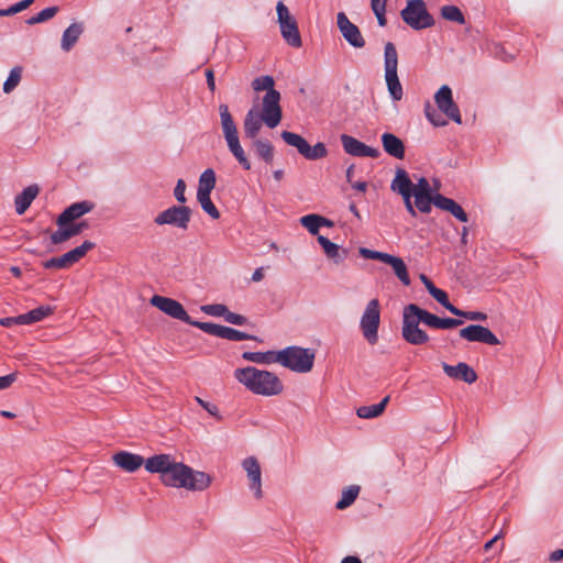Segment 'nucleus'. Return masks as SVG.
Instances as JSON below:
<instances>
[{
  "instance_id": "1",
  "label": "nucleus",
  "mask_w": 563,
  "mask_h": 563,
  "mask_svg": "<svg viewBox=\"0 0 563 563\" xmlns=\"http://www.w3.org/2000/svg\"><path fill=\"white\" fill-rule=\"evenodd\" d=\"M145 470L148 473L159 474L163 485L189 492H203L212 483L211 475L177 462L170 454H156L146 459Z\"/></svg>"
},
{
  "instance_id": "2",
  "label": "nucleus",
  "mask_w": 563,
  "mask_h": 563,
  "mask_svg": "<svg viewBox=\"0 0 563 563\" xmlns=\"http://www.w3.org/2000/svg\"><path fill=\"white\" fill-rule=\"evenodd\" d=\"M234 378L254 395L273 397L284 390L282 379L273 372L246 366L234 371Z\"/></svg>"
},
{
  "instance_id": "3",
  "label": "nucleus",
  "mask_w": 563,
  "mask_h": 563,
  "mask_svg": "<svg viewBox=\"0 0 563 563\" xmlns=\"http://www.w3.org/2000/svg\"><path fill=\"white\" fill-rule=\"evenodd\" d=\"M440 322L441 318L438 316L432 314L415 303H410L406 306L402 311V338L412 345L426 344L429 341V335L419 328V323L439 329Z\"/></svg>"
},
{
  "instance_id": "4",
  "label": "nucleus",
  "mask_w": 563,
  "mask_h": 563,
  "mask_svg": "<svg viewBox=\"0 0 563 563\" xmlns=\"http://www.w3.org/2000/svg\"><path fill=\"white\" fill-rule=\"evenodd\" d=\"M390 189L402 197L406 210L411 217H416L412 196L434 195L426 177L418 178L417 183L413 184L408 173L402 168L396 170L395 177L390 184Z\"/></svg>"
},
{
  "instance_id": "5",
  "label": "nucleus",
  "mask_w": 563,
  "mask_h": 563,
  "mask_svg": "<svg viewBox=\"0 0 563 563\" xmlns=\"http://www.w3.org/2000/svg\"><path fill=\"white\" fill-rule=\"evenodd\" d=\"M220 120L221 128L223 131V136L227 142L228 148L230 153L234 156L238 163L245 169H251V163L240 143L239 133L236 124L233 121V118L229 111L227 104H220Z\"/></svg>"
},
{
  "instance_id": "6",
  "label": "nucleus",
  "mask_w": 563,
  "mask_h": 563,
  "mask_svg": "<svg viewBox=\"0 0 563 563\" xmlns=\"http://www.w3.org/2000/svg\"><path fill=\"white\" fill-rule=\"evenodd\" d=\"M316 354L313 350L297 345L287 346L278 351V364L295 372L309 373L314 363Z\"/></svg>"
},
{
  "instance_id": "7",
  "label": "nucleus",
  "mask_w": 563,
  "mask_h": 563,
  "mask_svg": "<svg viewBox=\"0 0 563 563\" xmlns=\"http://www.w3.org/2000/svg\"><path fill=\"white\" fill-rule=\"evenodd\" d=\"M397 67V49L391 42H388L384 47L385 81L388 92L394 101H399L404 97V90L398 78Z\"/></svg>"
},
{
  "instance_id": "8",
  "label": "nucleus",
  "mask_w": 563,
  "mask_h": 563,
  "mask_svg": "<svg viewBox=\"0 0 563 563\" xmlns=\"http://www.w3.org/2000/svg\"><path fill=\"white\" fill-rule=\"evenodd\" d=\"M400 15L404 22L416 31L431 27L434 24V19L428 12L423 0H408Z\"/></svg>"
},
{
  "instance_id": "9",
  "label": "nucleus",
  "mask_w": 563,
  "mask_h": 563,
  "mask_svg": "<svg viewBox=\"0 0 563 563\" xmlns=\"http://www.w3.org/2000/svg\"><path fill=\"white\" fill-rule=\"evenodd\" d=\"M277 22L284 41L291 47L299 48L302 45L296 19L290 14L289 9L283 1L276 4Z\"/></svg>"
},
{
  "instance_id": "10",
  "label": "nucleus",
  "mask_w": 563,
  "mask_h": 563,
  "mask_svg": "<svg viewBox=\"0 0 563 563\" xmlns=\"http://www.w3.org/2000/svg\"><path fill=\"white\" fill-rule=\"evenodd\" d=\"M380 323V305L378 299H371L360 320V329L364 339L369 344H376L378 341V328Z\"/></svg>"
},
{
  "instance_id": "11",
  "label": "nucleus",
  "mask_w": 563,
  "mask_h": 563,
  "mask_svg": "<svg viewBox=\"0 0 563 563\" xmlns=\"http://www.w3.org/2000/svg\"><path fill=\"white\" fill-rule=\"evenodd\" d=\"M191 219V210L187 206L173 205L161 211L155 218L156 225H170L181 231H186Z\"/></svg>"
},
{
  "instance_id": "12",
  "label": "nucleus",
  "mask_w": 563,
  "mask_h": 563,
  "mask_svg": "<svg viewBox=\"0 0 563 563\" xmlns=\"http://www.w3.org/2000/svg\"><path fill=\"white\" fill-rule=\"evenodd\" d=\"M280 136L286 144L296 147L306 159H320L328 154L325 145L321 142L310 146L301 135L289 131H283Z\"/></svg>"
},
{
  "instance_id": "13",
  "label": "nucleus",
  "mask_w": 563,
  "mask_h": 563,
  "mask_svg": "<svg viewBox=\"0 0 563 563\" xmlns=\"http://www.w3.org/2000/svg\"><path fill=\"white\" fill-rule=\"evenodd\" d=\"M150 302L152 306L156 307L158 310L169 316L170 318L180 320L185 323L195 327L196 321L189 317V314L187 313V311L179 301L169 297L154 295L151 298Z\"/></svg>"
},
{
  "instance_id": "14",
  "label": "nucleus",
  "mask_w": 563,
  "mask_h": 563,
  "mask_svg": "<svg viewBox=\"0 0 563 563\" xmlns=\"http://www.w3.org/2000/svg\"><path fill=\"white\" fill-rule=\"evenodd\" d=\"M280 93L269 92L265 93L262 98V108L260 114L264 119V123L269 129L276 128L283 118V111L280 107Z\"/></svg>"
},
{
  "instance_id": "15",
  "label": "nucleus",
  "mask_w": 563,
  "mask_h": 563,
  "mask_svg": "<svg viewBox=\"0 0 563 563\" xmlns=\"http://www.w3.org/2000/svg\"><path fill=\"white\" fill-rule=\"evenodd\" d=\"M434 101L441 112L457 124L462 123L460 109L453 100L452 89L443 85L434 95Z\"/></svg>"
},
{
  "instance_id": "16",
  "label": "nucleus",
  "mask_w": 563,
  "mask_h": 563,
  "mask_svg": "<svg viewBox=\"0 0 563 563\" xmlns=\"http://www.w3.org/2000/svg\"><path fill=\"white\" fill-rule=\"evenodd\" d=\"M195 327L208 334L225 339L229 341H244L254 339L253 335H250L247 333L212 322H195Z\"/></svg>"
},
{
  "instance_id": "17",
  "label": "nucleus",
  "mask_w": 563,
  "mask_h": 563,
  "mask_svg": "<svg viewBox=\"0 0 563 563\" xmlns=\"http://www.w3.org/2000/svg\"><path fill=\"white\" fill-rule=\"evenodd\" d=\"M336 24L341 35L352 47L363 48L365 46V38L358 26L352 23L344 12L338 13Z\"/></svg>"
},
{
  "instance_id": "18",
  "label": "nucleus",
  "mask_w": 563,
  "mask_h": 563,
  "mask_svg": "<svg viewBox=\"0 0 563 563\" xmlns=\"http://www.w3.org/2000/svg\"><path fill=\"white\" fill-rule=\"evenodd\" d=\"M460 338L467 342H479L488 345H498L499 339L486 327L481 324H470L459 332Z\"/></svg>"
},
{
  "instance_id": "19",
  "label": "nucleus",
  "mask_w": 563,
  "mask_h": 563,
  "mask_svg": "<svg viewBox=\"0 0 563 563\" xmlns=\"http://www.w3.org/2000/svg\"><path fill=\"white\" fill-rule=\"evenodd\" d=\"M340 140L342 143L343 150L349 155L356 156V157L377 158L380 154L378 148L371 147L351 135L342 134L340 136Z\"/></svg>"
},
{
  "instance_id": "20",
  "label": "nucleus",
  "mask_w": 563,
  "mask_h": 563,
  "mask_svg": "<svg viewBox=\"0 0 563 563\" xmlns=\"http://www.w3.org/2000/svg\"><path fill=\"white\" fill-rule=\"evenodd\" d=\"M242 467L250 481V489L253 492L256 499H261L263 497L262 471L257 459L254 456L244 459L242 461Z\"/></svg>"
},
{
  "instance_id": "21",
  "label": "nucleus",
  "mask_w": 563,
  "mask_h": 563,
  "mask_svg": "<svg viewBox=\"0 0 563 563\" xmlns=\"http://www.w3.org/2000/svg\"><path fill=\"white\" fill-rule=\"evenodd\" d=\"M93 209V203L87 200L71 203L67 207L57 218L56 224L63 227L68 224L90 212Z\"/></svg>"
},
{
  "instance_id": "22",
  "label": "nucleus",
  "mask_w": 563,
  "mask_h": 563,
  "mask_svg": "<svg viewBox=\"0 0 563 563\" xmlns=\"http://www.w3.org/2000/svg\"><path fill=\"white\" fill-rule=\"evenodd\" d=\"M112 461L115 466L128 473H134L142 465L145 466L146 462V460H144L143 456L129 451L117 452L115 454H113Z\"/></svg>"
},
{
  "instance_id": "23",
  "label": "nucleus",
  "mask_w": 563,
  "mask_h": 563,
  "mask_svg": "<svg viewBox=\"0 0 563 563\" xmlns=\"http://www.w3.org/2000/svg\"><path fill=\"white\" fill-rule=\"evenodd\" d=\"M442 367L444 373L451 378L460 379L467 384H473L477 379L476 372L464 362H460L457 365L443 363Z\"/></svg>"
},
{
  "instance_id": "24",
  "label": "nucleus",
  "mask_w": 563,
  "mask_h": 563,
  "mask_svg": "<svg viewBox=\"0 0 563 563\" xmlns=\"http://www.w3.org/2000/svg\"><path fill=\"white\" fill-rule=\"evenodd\" d=\"M87 228L88 224L85 221L78 223L70 222L68 224H64L63 227H58V229L52 233L51 241L53 244L64 243L71 239L73 236L80 234Z\"/></svg>"
},
{
  "instance_id": "25",
  "label": "nucleus",
  "mask_w": 563,
  "mask_h": 563,
  "mask_svg": "<svg viewBox=\"0 0 563 563\" xmlns=\"http://www.w3.org/2000/svg\"><path fill=\"white\" fill-rule=\"evenodd\" d=\"M263 123L264 119L260 114L258 110L256 108L250 109L244 118L243 123L245 136L251 140L258 139L257 135Z\"/></svg>"
},
{
  "instance_id": "26",
  "label": "nucleus",
  "mask_w": 563,
  "mask_h": 563,
  "mask_svg": "<svg viewBox=\"0 0 563 563\" xmlns=\"http://www.w3.org/2000/svg\"><path fill=\"white\" fill-rule=\"evenodd\" d=\"M95 247L91 241H85L79 246L70 250L69 252L59 256L62 268H68L75 263L79 262L90 250Z\"/></svg>"
},
{
  "instance_id": "27",
  "label": "nucleus",
  "mask_w": 563,
  "mask_h": 563,
  "mask_svg": "<svg viewBox=\"0 0 563 563\" xmlns=\"http://www.w3.org/2000/svg\"><path fill=\"white\" fill-rule=\"evenodd\" d=\"M435 207L450 212L453 217H455L461 222H467L468 218L463 208L455 202L453 199L442 196L441 194L435 192Z\"/></svg>"
},
{
  "instance_id": "28",
  "label": "nucleus",
  "mask_w": 563,
  "mask_h": 563,
  "mask_svg": "<svg viewBox=\"0 0 563 563\" xmlns=\"http://www.w3.org/2000/svg\"><path fill=\"white\" fill-rule=\"evenodd\" d=\"M384 151L391 157L402 159L405 157L404 142L393 133L386 132L382 135Z\"/></svg>"
},
{
  "instance_id": "29",
  "label": "nucleus",
  "mask_w": 563,
  "mask_h": 563,
  "mask_svg": "<svg viewBox=\"0 0 563 563\" xmlns=\"http://www.w3.org/2000/svg\"><path fill=\"white\" fill-rule=\"evenodd\" d=\"M38 191L37 185H31L24 188L14 199L15 212L20 216L23 214L37 197Z\"/></svg>"
},
{
  "instance_id": "30",
  "label": "nucleus",
  "mask_w": 563,
  "mask_h": 563,
  "mask_svg": "<svg viewBox=\"0 0 563 563\" xmlns=\"http://www.w3.org/2000/svg\"><path fill=\"white\" fill-rule=\"evenodd\" d=\"M84 32V24L80 22L71 23L62 35L60 47L64 52H69L77 43Z\"/></svg>"
},
{
  "instance_id": "31",
  "label": "nucleus",
  "mask_w": 563,
  "mask_h": 563,
  "mask_svg": "<svg viewBox=\"0 0 563 563\" xmlns=\"http://www.w3.org/2000/svg\"><path fill=\"white\" fill-rule=\"evenodd\" d=\"M389 399L390 397L386 396L378 404L362 406L357 408V417L361 419H373L379 417L385 411V408L389 402Z\"/></svg>"
},
{
  "instance_id": "32",
  "label": "nucleus",
  "mask_w": 563,
  "mask_h": 563,
  "mask_svg": "<svg viewBox=\"0 0 563 563\" xmlns=\"http://www.w3.org/2000/svg\"><path fill=\"white\" fill-rule=\"evenodd\" d=\"M277 355H278V351L244 352L242 354V357L245 361L256 363V364H272V363H278Z\"/></svg>"
},
{
  "instance_id": "33",
  "label": "nucleus",
  "mask_w": 563,
  "mask_h": 563,
  "mask_svg": "<svg viewBox=\"0 0 563 563\" xmlns=\"http://www.w3.org/2000/svg\"><path fill=\"white\" fill-rule=\"evenodd\" d=\"M216 173L212 168H207L199 176L197 195H211L216 187Z\"/></svg>"
},
{
  "instance_id": "34",
  "label": "nucleus",
  "mask_w": 563,
  "mask_h": 563,
  "mask_svg": "<svg viewBox=\"0 0 563 563\" xmlns=\"http://www.w3.org/2000/svg\"><path fill=\"white\" fill-rule=\"evenodd\" d=\"M252 144L260 158H262L267 164L273 162L274 147L267 140L255 139L252 140Z\"/></svg>"
},
{
  "instance_id": "35",
  "label": "nucleus",
  "mask_w": 563,
  "mask_h": 563,
  "mask_svg": "<svg viewBox=\"0 0 563 563\" xmlns=\"http://www.w3.org/2000/svg\"><path fill=\"white\" fill-rule=\"evenodd\" d=\"M387 264L391 266L395 275L405 286L410 285V276L402 258L391 255Z\"/></svg>"
},
{
  "instance_id": "36",
  "label": "nucleus",
  "mask_w": 563,
  "mask_h": 563,
  "mask_svg": "<svg viewBox=\"0 0 563 563\" xmlns=\"http://www.w3.org/2000/svg\"><path fill=\"white\" fill-rule=\"evenodd\" d=\"M53 312L52 307L49 306H40L26 313L20 314V319H22L23 324H32L43 320L48 317Z\"/></svg>"
},
{
  "instance_id": "37",
  "label": "nucleus",
  "mask_w": 563,
  "mask_h": 563,
  "mask_svg": "<svg viewBox=\"0 0 563 563\" xmlns=\"http://www.w3.org/2000/svg\"><path fill=\"white\" fill-rule=\"evenodd\" d=\"M361 487L358 485H351L342 490L341 498L336 501V509L343 510L350 507L360 494Z\"/></svg>"
},
{
  "instance_id": "38",
  "label": "nucleus",
  "mask_w": 563,
  "mask_h": 563,
  "mask_svg": "<svg viewBox=\"0 0 563 563\" xmlns=\"http://www.w3.org/2000/svg\"><path fill=\"white\" fill-rule=\"evenodd\" d=\"M318 242L323 249L325 255L333 260L334 263L339 264L343 261V256L340 254V247L335 243L331 242L323 235H318Z\"/></svg>"
},
{
  "instance_id": "39",
  "label": "nucleus",
  "mask_w": 563,
  "mask_h": 563,
  "mask_svg": "<svg viewBox=\"0 0 563 563\" xmlns=\"http://www.w3.org/2000/svg\"><path fill=\"white\" fill-rule=\"evenodd\" d=\"M275 80L272 76H268V75H265V76H260V77H256L253 81H252V88L260 92V91H266L265 93H269V92H278L275 88Z\"/></svg>"
},
{
  "instance_id": "40",
  "label": "nucleus",
  "mask_w": 563,
  "mask_h": 563,
  "mask_svg": "<svg viewBox=\"0 0 563 563\" xmlns=\"http://www.w3.org/2000/svg\"><path fill=\"white\" fill-rule=\"evenodd\" d=\"M300 224L307 229L311 235H318L321 228V221H319V214L310 213L299 219Z\"/></svg>"
},
{
  "instance_id": "41",
  "label": "nucleus",
  "mask_w": 563,
  "mask_h": 563,
  "mask_svg": "<svg viewBox=\"0 0 563 563\" xmlns=\"http://www.w3.org/2000/svg\"><path fill=\"white\" fill-rule=\"evenodd\" d=\"M415 198L413 207L416 211H420L422 213L431 212L432 205L435 206V194L427 195V196H412Z\"/></svg>"
},
{
  "instance_id": "42",
  "label": "nucleus",
  "mask_w": 563,
  "mask_h": 563,
  "mask_svg": "<svg viewBox=\"0 0 563 563\" xmlns=\"http://www.w3.org/2000/svg\"><path fill=\"white\" fill-rule=\"evenodd\" d=\"M21 77H22V68L19 66L13 67L10 70V74L3 84V91L5 93H10L11 91H13L20 84Z\"/></svg>"
},
{
  "instance_id": "43",
  "label": "nucleus",
  "mask_w": 563,
  "mask_h": 563,
  "mask_svg": "<svg viewBox=\"0 0 563 563\" xmlns=\"http://www.w3.org/2000/svg\"><path fill=\"white\" fill-rule=\"evenodd\" d=\"M441 15L443 19L459 24H464L465 19L462 11L455 5H444L441 9Z\"/></svg>"
},
{
  "instance_id": "44",
  "label": "nucleus",
  "mask_w": 563,
  "mask_h": 563,
  "mask_svg": "<svg viewBox=\"0 0 563 563\" xmlns=\"http://www.w3.org/2000/svg\"><path fill=\"white\" fill-rule=\"evenodd\" d=\"M197 200L208 216L214 220L220 218V212L212 202L210 195H197Z\"/></svg>"
},
{
  "instance_id": "45",
  "label": "nucleus",
  "mask_w": 563,
  "mask_h": 563,
  "mask_svg": "<svg viewBox=\"0 0 563 563\" xmlns=\"http://www.w3.org/2000/svg\"><path fill=\"white\" fill-rule=\"evenodd\" d=\"M429 294L451 313L459 312V308L449 301L448 294L444 290L434 287Z\"/></svg>"
},
{
  "instance_id": "46",
  "label": "nucleus",
  "mask_w": 563,
  "mask_h": 563,
  "mask_svg": "<svg viewBox=\"0 0 563 563\" xmlns=\"http://www.w3.org/2000/svg\"><path fill=\"white\" fill-rule=\"evenodd\" d=\"M57 12H58L57 7H48V8L43 9L42 11H40L37 14L31 16L26 22L30 25L42 23V22H45V21L54 18Z\"/></svg>"
},
{
  "instance_id": "47",
  "label": "nucleus",
  "mask_w": 563,
  "mask_h": 563,
  "mask_svg": "<svg viewBox=\"0 0 563 563\" xmlns=\"http://www.w3.org/2000/svg\"><path fill=\"white\" fill-rule=\"evenodd\" d=\"M360 254L364 258L377 260V261H380V262L386 263V264L389 261V258L391 257V255L388 254V253H384V252H379V251H373V250H369V249H366V247H361L360 249Z\"/></svg>"
},
{
  "instance_id": "48",
  "label": "nucleus",
  "mask_w": 563,
  "mask_h": 563,
  "mask_svg": "<svg viewBox=\"0 0 563 563\" xmlns=\"http://www.w3.org/2000/svg\"><path fill=\"white\" fill-rule=\"evenodd\" d=\"M424 114L427 119L434 125V126H444L446 125V120L443 119V117L433 108H431L430 104H427L424 108Z\"/></svg>"
},
{
  "instance_id": "49",
  "label": "nucleus",
  "mask_w": 563,
  "mask_h": 563,
  "mask_svg": "<svg viewBox=\"0 0 563 563\" xmlns=\"http://www.w3.org/2000/svg\"><path fill=\"white\" fill-rule=\"evenodd\" d=\"M201 310L212 317H222L225 318V314L228 312V307L222 303H212V305H206L201 307Z\"/></svg>"
},
{
  "instance_id": "50",
  "label": "nucleus",
  "mask_w": 563,
  "mask_h": 563,
  "mask_svg": "<svg viewBox=\"0 0 563 563\" xmlns=\"http://www.w3.org/2000/svg\"><path fill=\"white\" fill-rule=\"evenodd\" d=\"M453 314L457 316V317H463V318H465L467 320H472V321H485L487 319L486 313L481 312V311H463V310L459 309V312L453 313Z\"/></svg>"
},
{
  "instance_id": "51",
  "label": "nucleus",
  "mask_w": 563,
  "mask_h": 563,
  "mask_svg": "<svg viewBox=\"0 0 563 563\" xmlns=\"http://www.w3.org/2000/svg\"><path fill=\"white\" fill-rule=\"evenodd\" d=\"M195 400L198 405H200L206 411H208L211 416L216 417L217 419H221V416L219 415V409L217 405L205 401L200 397H195Z\"/></svg>"
},
{
  "instance_id": "52",
  "label": "nucleus",
  "mask_w": 563,
  "mask_h": 563,
  "mask_svg": "<svg viewBox=\"0 0 563 563\" xmlns=\"http://www.w3.org/2000/svg\"><path fill=\"white\" fill-rule=\"evenodd\" d=\"M224 320L234 325H244L247 323L246 317L235 313V312H231L229 309H228Z\"/></svg>"
},
{
  "instance_id": "53",
  "label": "nucleus",
  "mask_w": 563,
  "mask_h": 563,
  "mask_svg": "<svg viewBox=\"0 0 563 563\" xmlns=\"http://www.w3.org/2000/svg\"><path fill=\"white\" fill-rule=\"evenodd\" d=\"M186 184L184 179H178L174 189V196L179 203H185L187 198L185 196Z\"/></svg>"
},
{
  "instance_id": "54",
  "label": "nucleus",
  "mask_w": 563,
  "mask_h": 563,
  "mask_svg": "<svg viewBox=\"0 0 563 563\" xmlns=\"http://www.w3.org/2000/svg\"><path fill=\"white\" fill-rule=\"evenodd\" d=\"M16 380V373L0 376V390L9 388Z\"/></svg>"
},
{
  "instance_id": "55",
  "label": "nucleus",
  "mask_w": 563,
  "mask_h": 563,
  "mask_svg": "<svg viewBox=\"0 0 563 563\" xmlns=\"http://www.w3.org/2000/svg\"><path fill=\"white\" fill-rule=\"evenodd\" d=\"M463 323L460 319L453 318H441L440 328L439 329H452L459 327Z\"/></svg>"
},
{
  "instance_id": "56",
  "label": "nucleus",
  "mask_w": 563,
  "mask_h": 563,
  "mask_svg": "<svg viewBox=\"0 0 563 563\" xmlns=\"http://www.w3.org/2000/svg\"><path fill=\"white\" fill-rule=\"evenodd\" d=\"M33 2H34V0H22V1L14 3L13 5L10 7L12 15L25 10Z\"/></svg>"
},
{
  "instance_id": "57",
  "label": "nucleus",
  "mask_w": 563,
  "mask_h": 563,
  "mask_svg": "<svg viewBox=\"0 0 563 563\" xmlns=\"http://www.w3.org/2000/svg\"><path fill=\"white\" fill-rule=\"evenodd\" d=\"M0 324L2 327L9 328L14 324H23V322H22V319H20V314H19L16 317H7V318L0 319Z\"/></svg>"
},
{
  "instance_id": "58",
  "label": "nucleus",
  "mask_w": 563,
  "mask_h": 563,
  "mask_svg": "<svg viewBox=\"0 0 563 563\" xmlns=\"http://www.w3.org/2000/svg\"><path fill=\"white\" fill-rule=\"evenodd\" d=\"M376 19H377V22H378V25L379 26H385L386 23H387V20H386V16H385V13H386V8H380V9H372Z\"/></svg>"
},
{
  "instance_id": "59",
  "label": "nucleus",
  "mask_w": 563,
  "mask_h": 563,
  "mask_svg": "<svg viewBox=\"0 0 563 563\" xmlns=\"http://www.w3.org/2000/svg\"><path fill=\"white\" fill-rule=\"evenodd\" d=\"M43 266L47 269L51 268H59L62 269V265L59 262V257H52L43 263Z\"/></svg>"
},
{
  "instance_id": "60",
  "label": "nucleus",
  "mask_w": 563,
  "mask_h": 563,
  "mask_svg": "<svg viewBox=\"0 0 563 563\" xmlns=\"http://www.w3.org/2000/svg\"><path fill=\"white\" fill-rule=\"evenodd\" d=\"M206 78H207V85L211 92H214L216 90V81H214V75L212 69L206 70Z\"/></svg>"
},
{
  "instance_id": "61",
  "label": "nucleus",
  "mask_w": 563,
  "mask_h": 563,
  "mask_svg": "<svg viewBox=\"0 0 563 563\" xmlns=\"http://www.w3.org/2000/svg\"><path fill=\"white\" fill-rule=\"evenodd\" d=\"M563 559V550L559 549V550H555L553 551L550 556H549V560L551 562H559Z\"/></svg>"
},
{
  "instance_id": "62",
  "label": "nucleus",
  "mask_w": 563,
  "mask_h": 563,
  "mask_svg": "<svg viewBox=\"0 0 563 563\" xmlns=\"http://www.w3.org/2000/svg\"><path fill=\"white\" fill-rule=\"evenodd\" d=\"M264 277V273H263V267H258L254 271L253 275H252V280L257 283V282H261Z\"/></svg>"
},
{
  "instance_id": "63",
  "label": "nucleus",
  "mask_w": 563,
  "mask_h": 563,
  "mask_svg": "<svg viewBox=\"0 0 563 563\" xmlns=\"http://www.w3.org/2000/svg\"><path fill=\"white\" fill-rule=\"evenodd\" d=\"M420 279L429 292L435 287L433 285V283L426 275H423V274L420 275Z\"/></svg>"
},
{
  "instance_id": "64",
  "label": "nucleus",
  "mask_w": 563,
  "mask_h": 563,
  "mask_svg": "<svg viewBox=\"0 0 563 563\" xmlns=\"http://www.w3.org/2000/svg\"><path fill=\"white\" fill-rule=\"evenodd\" d=\"M341 563H362L357 556H345Z\"/></svg>"
}]
</instances>
